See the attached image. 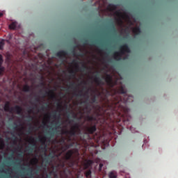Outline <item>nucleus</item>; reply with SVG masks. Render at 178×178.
I'll return each instance as SVG.
<instances>
[{
	"instance_id": "29",
	"label": "nucleus",
	"mask_w": 178,
	"mask_h": 178,
	"mask_svg": "<svg viewBox=\"0 0 178 178\" xmlns=\"http://www.w3.org/2000/svg\"><path fill=\"white\" fill-rule=\"evenodd\" d=\"M85 175H86V177L90 178L91 177V171H90V170H88V171H86Z\"/></svg>"
},
{
	"instance_id": "53",
	"label": "nucleus",
	"mask_w": 178,
	"mask_h": 178,
	"mask_svg": "<svg viewBox=\"0 0 178 178\" xmlns=\"http://www.w3.org/2000/svg\"><path fill=\"white\" fill-rule=\"evenodd\" d=\"M81 83L84 84V86H87V82L86 81H82Z\"/></svg>"
},
{
	"instance_id": "41",
	"label": "nucleus",
	"mask_w": 178,
	"mask_h": 178,
	"mask_svg": "<svg viewBox=\"0 0 178 178\" xmlns=\"http://www.w3.org/2000/svg\"><path fill=\"white\" fill-rule=\"evenodd\" d=\"M56 106H57V108H58V109H62V104H60V103H57L56 104Z\"/></svg>"
},
{
	"instance_id": "19",
	"label": "nucleus",
	"mask_w": 178,
	"mask_h": 178,
	"mask_svg": "<svg viewBox=\"0 0 178 178\" xmlns=\"http://www.w3.org/2000/svg\"><path fill=\"white\" fill-rule=\"evenodd\" d=\"M16 27H17V22H12L9 25L10 30H16Z\"/></svg>"
},
{
	"instance_id": "40",
	"label": "nucleus",
	"mask_w": 178,
	"mask_h": 178,
	"mask_svg": "<svg viewBox=\"0 0 178 178\" xmlns=\"http://www.w3.org/2000/svg\"><path fill=\"white\" fill-rule=\"evenodd\" d=\"M51 116L54 119H56V111L53 112Z\"/></svg>"
},
{
	"instance_id": "38",
	"label": "nucleus",
	"mask_w": 178,
	"mask_h": 178,
	"mask_svg": "<svg viewBox=\"0 0 178 178\" xmlns=\"http://www.w3.org/2000/svg\"><path fill=\"white\" fill-rule=\"evenodd\" d=\"M71 147H73V143H70L69 145H65L66 149H69V148H70Z\"/></svg>"
},
{
	"instance_id": "42",
	"label": "nucleus",
	"mask_w": 178,
	"mask_h": 178,
	"mask_svg": "<svg viewBox=\"0 0 178 178\" xmlns=\"http://www.w3.org/2000/svg\"><path fill=\"white\" fill-rule=\"evenodd\" d=\"M91 45H99L97 42L95 41H91Z\"/></svg>"
},
{
	"instance_id": "26",
	"label": "nucleus",
	"mask_w": 178,
	"mask_h": 178,
	"mask_svg": "<svg viewBox=\"0 0 178 178\" xmlns=\"http://www.w3.org/2000/svg\"><path fill=\"white\" fill-rule=\"evenodd\" d=\"M5 148V142H3V140L0 139V149H3Z\"/></svg>"
},
{
	"instance_id": "46",
	"label": "nucleus",
	"mask_w": 178,
	"mask_h": 178,
	"mask_svg": "<svg viewBox=\"0 0 178 178\" xmlns=\"http://www.w3.org/2000/svg\"><path fill=\"white\" fill-rule=\"evenodd\" d=\"M115 15H116L117 16H120V15H122V13H120V12H119V11H117V12H115Z\"/></svg>"
},
{
	"instance_id": "59",
	"label": "nucleus",
	"mask_w": 178,
	"mask_h": 178,
	"mask_svg": "<svg viewBox=\"0 0 178 178\" xmlns=\"http://www.w3.org/2000/svg\"><path fill=\"white\" fill-rule=\"evenodd\" d=\"M46 162H48V157L45 159Z\"/></svg>"
},
{
	"instance_id": "45",
	"label": "nucleus",
	"mask_w": 178,
	"mask_h": 178,
	"mask_svg": "<svg viewBox=\"0 0 178 178\" xmlns=\"http://www.w3.org/2000/svg\"><path fill=\"white\" fill-rule=\"evenodd\" d=\"M14 130H16V129H17V127H19V126L17 125V124H16V122L14 123Z\"/></svg>"
},
{
	"instance_id": "27",
	"label": "nucleus",
	"mask_w": 178,
	"mask_h": 178,
	"mask_svg": "<svg viewBox=\"0 0 178 178\" xmlns=\"http://www.w3.org/2000/svg\"><path fill=\"white\" fill-rule=\"evenodd\" d=\"M86 120H88V122H92V120H94V117L92 115H86Z\"/></svg>"
},
{
	"instance_id": "9",
	"label": "nucleus",
	"mask_w": 178,
	"mask_h": 178,
	"mask_svg": "<svg viewBox=\"0 0 178 178\" xmlns=\"http://www.w3.org/2000/svg\"><path fill=\"white\" fill-rule=\"evenodd\" d=\"M56 56L60 59H66V56H67V51L61 50L56 53Z\"/></svg>"
},
{
	"instance_id": "31",
	"label": "nucleus",
	"mask_w": 178,
	"mask_h": 178,
	"mask_svg": "<svg viewBox=\"0 0 178 178\" xmlns=\"http://www.w3.org/2000/svg\"><path fill=\"white\" fill-rule=\"evenodd\" d=\"M29 125L30 126L29 129L27 131L28 134H30L33 130H34V127H31V123H29Z\"/></svg>"
},
{
	"instance_id": "30",
	"label": "nucleus",
	"mask_w": 178,
	"mask_h": 178,
	"mask_svg": "<svg viewBox=\"0 0 178 178\" xmlns=\"http://www.w3.org/2000/svg\"><path fill=\"white\" fill-rule=\"evenodd\" d=\"M97 96L94 95L93 97L91 99L90 104H97Z\"/></svg>"
},
{
	"instance_id": "35",
	"label": "nucleus",
	"mask_w": 178,
	"mask_h": 178,
	"mask_svg": "<svg viewBox=\"0 0 178 178\" xmlns=\"http://www.w3.org/2000/svg\"><path fill=\"white\" fill-rule=\"evenodd\" d=\"M27 118H28V122H33V120H34V117L30 115L27 116Z\"/></svg>"
},
{
	"instance_id": "3",
	"label": "nucleus",
	"mask_w": 178,
	"mask_h": 178,
	"mask_svg": "<svg viewBox=\"0 0 178 178\" xmlns=\"http://www.w3.org/2000/svg\"><path fill=\"white\" fill-rule=\"evenodd\" d=\"M125 52H127V54H129L130 52V47H129V45L127 44H124L122 46H120V51L114 53V59H120L122 55H124Z\"/></svg>"
},
{
	"instance_id": "43",
	"label": "nucleus",
	"mask_w": 178,
	"mask_h": 178,
	"mask_svg": "<svg viewBox=\"0 0 178 178\" xmlns=\"http://www.w3.org/2000/svg\"><path fill=\"white\" fill-rule=\"evenodd\" d=\"M76 47H74V49H73V50H72V55H74V56H76V49H75Z\"/></svg>"
},
{
	"instance_id": "60",
	"label": "nucleus",
	"mask_w": 178,
	"mask_h": 178,
	"mask_svg": "<svg viewBox=\"0 0 178 178\" xmlns=\"http://www.w3.org/2000/svg\"><path fill=\"white\" fill-rule=\"evenodd\" d=\"M45 124H46L45 122H43V125L45 126Z\"/></svg>"
},
{
	"instance_id": "12",
	"label": "nucleus",
	"mask_w": 178,
	"mask_h": 178,
	"mask_svg": "<svg viewBox=\"0 0 178 178\" xmlns=\"http://www.w3.org/2000/svg\"><path fill=\"white\" fill-rule=\"evenodd\" d=\"M73 154H74V152L72 149L68 150L64 157L65 161H70L72 156H73Z\"/></svg>"
},
{
	"instance_id": "56",
	"label": "nucleus",
	"mask_w": 178,
	"mask_h": 178,
	"mask_svg": "<svg viewBox=\"0 0 178 178\" xmlns=\"http://www.w3.org/2000/svg\"><path fill=\"white\" fill-rule=\"evenodd\" d=\"M2 16H3V13H0V17H2Z\"/></svg>"
},
{
	"instance_id": "47",
	"label": "nucleus",
	"mask_w": 178,
	"mask_h": 178,
	"mask_svg": "<svg viewBox=\"0 0 178 178\" xmlns=\"http://www.w3.org/2000/svg\"><path fill=\"white\" fill-rule=\"evenodd\" d=\"M35 102H40V98L36 97V98L35 99Z\"/></svg>"
},
{
	"instance_id": "58",
	"label": "nucleus",
	"mask_w": 178,
	"mask_h": 178,
	"mask_svg": "<svg viewBox=\"0 0 178 178\" xmlns=\"http://www.w3.org/2000/svg\"><path fill=\"white\" fill-rule=\"evenodd\" d=\"M58 118L60 119V114H58Z\"/></svg>"
},
{
	"instance_id": "52",
	"label": "nucleus",
	"mask_w": 178,
	"mask_h": 178,
	"mask_svg": "<svg viewBox=\"0 0 178 178\" xmlns=\"http://www.w3.org/2000/svg\"><path fill=\"white\" fill-rule=\"evenodd\" d=\"M102 166H104V164L100 163L99 164V170H101V169H102Z\"/></svg>"
},
{
	"instance_id": "24",
	"label": "nucleus",
	"mask_w": 178,
	"mask_h": 178,
	"mask_svg": "<svg viewBox=\"0 0 178 178\" xmlns=\"http://www.w3.org/2000/svg\"><path fill=\"white\" fill-rule=\"evenodd\" d=\"M108 10H110V12H113V10H115V9H116V6L113 4H109L108 6Z\"/></svg>"
},
{
	"instance_id": "63",
	"label": "nucleus",
	"mask_w": 178,
	"mask_h": 178,
	"mask_svg": "<svg viewBox=\"0 0 178 178\" xmlns=\"http://www.w3.org/2000/svg\"><path fill=\"white\" fill-rule=\"evenodd\" d=\"M79 46L78 45H76V46H75V48H77Z\"/></svg>"
},
{
	"instance_id": "16",
	"label": "nucleus",
	"mask_w": 178,
	"mask_h": 178,
	"mask_svg": "<svg viewBox=\"0 0 178 178\" xmlns=\"http://www.w3.org/2000/svg\"><path fill=\"white\" fill-rule=\"evenodd\" d=\"M111 30L113 34L116 35L118 33V29H116V26L113 22H111Z\"/></svg>"
},
{
	"instance_id": "4",
	"label": "nucleus",
	"mask_w": 178,
	"mask_h": 178,
	"mask_svg": "<svg viewBox=\"0 0 178 178\" xmlns=\"http://www.w3.org/2000/svg\"><path fill=\"white\" fill-rule=\"evenodd\" d=\"M77 129H79V124H74L70 131H63L62 134H69L70 137H74L77 134Z\"/></svg>"
},
{
	"instance_id": "10",
	"label": "nucleus",
	"mask_w": 178,
	"mask_h": 178,
	"mask_svg": "<svg viewBox=\"0 0 178 178\" xmlns=\"http://www.w3.org/2000/svg\"><path fill=\"white\" fill-rule=\"evenodd\" d=\"M12 40V35H9L8 40H1L0 41V51L3 50V47H5V41L7 42V44H10V40Z\"/></svg>"
},
{
	"instance_id": "32",
	"label": "nucleus",
	"mask_w": 178,
	"mask_h": 178,
	"mask_svg": "<svg viewBox=\"0 0 178 178\" xmlns=\"http://www.w3.org/2000/svg\"><path fill=\"white\" fill-rule=\"evenodd\" d=\"M70 77H73L74 79V77H76V72H74V70H71L70 71Z\"/></svg>"
},
{
	"instance_id": "15",
	"label": "nucleus",
	"mask_w": 178,
	"mask_h": 178,
	"mask_svg": "<svg viewBox=\"0 0 178 178\" xmlns=\"http://www.w3.org/2000/svg\"><path fill=\"white\" fill-rule=\"evenodd\" d=\"M36 140L40 143H41L42 145H45V143H47V137L45 136L44 137L39 136L38 138H36Z\"/></svg>"
},
{
	"instance_id": "51",
	"label": "nucleus",
	"mask_w": 178,
	"mask_h": 178,
	"mask_svg": "<svg viewBox=\"0 0 178 178\" xmlns=\"http://www.w3.org/2000/svg\"><path fill=\"white\" fill-rule=\"evenodd\" d=\"M16 140H17V138L14 136V144H16Z\"/></svg>"
},
{
	"instance_id": "23",
	"label": "nucleus",
	"mask_w": 178,
	"mask_h": 178,
	"mask_svg": "<svg viewBox=\"0 0 178 178\" xmlns=\"http://www.w3.org/2000/svg\"><path fill=\"white\" fill-rule=\"evenodd\" d=\"M108 177L109 178H116V177H118V175L115 172H111L108 174Z\"/></svg>"
},
{
	"instance_id": "36",
	"label": "nucleus",
	"mask_w": 178,
	"mask_h": 178,
	"mask_svg": "<svg viewBox=\"0 0 178 178\" xmlns=\"http://www.w3.org/2000/svg\"><path fill=\"white\" fill-rule=\"evenodd\" d=\"M19 152H21V153L18 154V156H19V158H23V156H24V155L23 152H22V149H19Z\"/></svg>"
},
{
	"instance_id": "13",
	"label": "nucleus",
	"mask_w": 178,
	"mask_h": 178,
	"mask_svg": "<svg viewBox=\"0 0 178 178\" xmlns=\"http://www.w3.org/2000/svg\"><path fill=\"white\" fill-rule=\"evenodd\" d=\"M46 95H48V97H50L52 99L55 98V92H54V90H49L48 92H45V95H43L42 98H45Z\"/></svg>"
},
{
	"instance_id": "7",
	"label": "nucleus",
	"mask_w": 178,
	"mask_h": 178,
	"mask_svg": "<svg viewBox=\"0 0 178 178\" xmlns=\"http://www.w3.org/2000/svg\"><path fill=\"white\" fill-rule=\"evenodd\" d=\"M29 141H31L32 145L26 148V151H28V152H33V151H34V148L37 147V143L35 142V139L33 137H31Z\"/></svg>"
},
{
	"instance_id": "20",
	"label": "nucleus",
	"mask_w": 178,
	"mask_h": 178,
	"mask_svg": "<svg viewBox=\"0 0 178 178\" xmlns=\"http://www.w3.org/2000/svg\"><path fill=\"white\" fill-rule=\"evenodd\" d=\"M22 90L24 92H30V91H31V87L29 85H25L24 86Z\"/></svg>"
},
{
	"instance_id": "48",
	"label": "nucleus",
	"mask_w": 178,
	"mask_h": 178,
	"mask_svg": "<svg viewBox=\"0 0 178 178\" xmlns=\"http://www.w3.org/2000/svg\"><path fill=\"white\" fill-rule=\"evenodd\" d=\"M83 44L84 45H88V40H86Z\"/></svg>"
},
{
	"instance_id": "5",
	"label": "nucleus",
	"mask_w": 178,
	"mask_h": 178,
	"mask_svg": "<svg viewBox=\"0 0 178 178\" xmlns=\"http://www.w3.org/2000/svg\"><path fill=\"white\" fill-rule=\"evenodd\" d=\"M60 127V122L58 121L54 126L52 129H51V131L49 132V135L50 137H54L55 134H58V129Z\"/></svg>"
},
{
	"instance_id": "54",
	"label": "nucleus",
	"mask_w": 178,
	"mask_h": 178,
	"mask_svg": "<svg viewBox=\"0 0 178 178\" xmlns=\"http://www.w3.org/2000/svg\"><path fill=\"white\" fill-rule=\"evenodd\" d=\"M42 149H44V152L47 151V147H42Z\"/></svg>"
},
{
	"instance_id": "50",
	"label": "nucleus",
	"mask_w": 178,
	"mask_h": 178,
	"mask_svg": "<svg viewBox=\"0 0 178 178\" xmlns=\"http://www.w3.org/2000/svg\"><path fill=\"white\" fill-rule=\"evenodd\" d=\"M28 113H33V109L29 108V111H28Z\"/></svg>"
},
{
	"instance_id": "34",
	"label": "nucleus",
	"mask_w": 178,
	"mask_h": 178,
	"mask_svg": "<svg viewBox=\"0 0 178 178\" xmlns=\"http://www.w3.org/2000/svg\"><path fill=\"white\" fill-rule=\"evenodd\" d=\"M3 63V56L2 54H0V66H2Z\"/></svg>"
},
{
	"instance_id": "21",
	"label": "nucleus",
	"mask_w": 178,
	"mask_h": 178,
	"mask_svg": "<svg viewBox=\"0 0 178 178\" xmlns=\"http://www.w3.org/2000/svg\"><path fill=\"white\" fill-rule=\"evenodd\" d=\"M28 173L26 174L27 176H30V177H33L34 174H33V168H28L27 169Z\"/></svg>"
},
{
	"instance_id": "25",
	"label": "nucleus",
	"mask_w": 178,
	"mask_h": 178,
	"mask_svg": "<svg viewBox=\"0 0 178 178\" xmlns=\"http://www.w3.org/2000/svg\"><path fill=\"white\" fill-rule=\"evenodd\" d=\"M5 67L0 66V76H3V74L5 73Z\"/></svg>"
},
{
	"instance_id": "49",
	"label": "nucleus",
	"mask_w": 178,
	"mask_h": 178,
	"mask_svg": "<svg viewBox=\"0 0 178 178\" xmlns=\"http://www.w3.org/2000/svg\"><path fill=\"white\" fill-rule=\"evenodd\" d=\"M118 22H119V23H120V24H122V23H123V21H122L121 19H118Z\"/></svg>"
},
{
	"instance_id": "11",
	"label": "nucleus",
	"mask_w": 178,
	"mask_h": 178,
	"mask_svg": "<svg viewBox=\"0 0 178 178\" xmlns=\"http://www.w3.org/2000/svg\"><path fill=\"white\" fill-rule=\"evenodd\" d=\"M95 83H96L97 86H104V84H105L99 77V74L98 73L95 76Z\"/></svg>"
},
{
	"instance_id": "57",
	"label": "nucleus",
	"mask_w": 178,
	"mask_h": 178,
	"mask_svg": "<svg viewBox=\"0 0 178 178\" xmlns=\"http://www.w3.org/2000/svg\"><path fill=\"white\" fill-rule=\"evenodd\" d=\"M33 161V162H38L37 159H34Z\"/></svg>"
},
{
	"instance_id": "39",
	"label": "nucleus",
	"mask_w": 178,
	"mask_h": 178,
	"mask_svg": "<svg viewBox=\"0 0 178 178\" xmlns=\"http://www.w3.org/2000/svg\"><path fill=\"white\" fill-rule=\"evenodd\" d=\"M76 83H74V82L70 83V88H73L74 90H76V88L74 87Z\"/></svg>"
},
{
	"instance_id": "37",
	"label": "nucleus",
	"mask_w": 178,
	"mask_h": 178,
	"mask_svg": "<svg viewBox=\"0 0 178 178\" xmlns=\"http://www.w3.org/2000/svg\"><path fill=\"white\" fill-rule=\"evenodd\" d=\"M16 163L18 166H20V165H22V159H17Z\"/></svg>"
},
{
	"instance_id": "8",
	"label": "nucleus",
	"mask_w": 178,
	"mask_h": 178,
	"mask_svg": "<svg viewBox=\"0 0 178 178\" xmlns=\"http://www.w3.org/2000/svg\"><path fill=\"white\" fill-rule=\"evenodd\" d=\"M88 134H94L97 131V125L88 126L86 128Z\"/></svg>"
},
{
	"instance_id": "64",
	"label": "nucleus",
	"mask_w": 178,
	"mask_h": 178,
	"mask_svg": "<svg viewBox=\"0 0 178 178\" xmlns=\"http://www.w3.org/2000/svg\"><path fill=\"white\" fill-rule=\"evenodd\" d=\"M40 92H42V90H40Z\"/></svg>"
},
{
	"instance_id": "6",
	"label": "nucleus",
	"mask_w": 178,
	"mask_h": 178,
	"mask_svg": "<svg viewBox=\"0 0 178 178\" xmlns=\"http://www.w3.org/2000/svg\"><path fill=\"white\" fill-rule=\"evenodd\" d=\"M72 63L75 65V69L76 72H86V70H88V67L86 66V65H82V67L79 66V63L77 62V60H73Z\"/></svg>"
},
{
	"instance_id": "17",
	"label": "nucleus",
	"mask_w": 178,
	"mask_h": 178,
	"mask_svg": "<svg viewBox=\"0 0 178 178\" xmlns=\"http://www.w3.org/2000/svg\"><path fill=\"white\" fill-rule=\"evenodd\" d=\"M133 33L135 35H140L141 34V29L140 27H135L133 29Z\"/></svg>"
},
{
	"instance_id": "44",
	"label": "nucleus",
	"mask_w": 178,
	"mask_h": 178,
	"mask_svg": "<svg viewBox=\"0 0 178 178\" xmlns=\"http://www.w3.org/2000/svg\"><path fill=\"white\" fill-rule=\"evenodd\" d=\"M40 87H45V82H41L40 83Z\"/></svg>"
},
{
	"instance_id": "2",
	"label": "nucleus",
	"mask_w": 178,
	"mask_h": 178,
	"mask_svg": "<svg viewBox=\"0 0 178 178\" xmlns=\"http://www.w3.org/2000/svg\"><path fill=\"white\" fill-rule=\"evenodd\" d=\"M3 110L5 111V112H9L10 113H13V112H16L17 115H22V112H23V108H22L20 106L10 107V102H7L5 104Z\"/></svg>"
},
{
	"instance_id": "14",
	"label": "nucleus",
	"mask_w": 178,
	"mask_h": 178,
	"mask_svg": "<svg viewBox=\"0 0 178 178\" xmlns=\"http://www.w3.org/2000/svg\"><path fill=\"white\" fill-rule=\"evenodd\" d=\"M83 104H86V106L85 107V109L87 111L88 113H91V111H92V108H91V104L88 103V99L84 101Z\"/></svg>"
},
{
	"instance_id": "33",
	"label": "nucleus",
	"mask_w": 178,
	"mask_h": 178,
	"mask_svg": "<svg viewBox=\"0 0 178 178\" xmlns=\"http://www.w3.org/2000/svg\"><path fill=\"white\" fill-rule=\"evenodd\" d=\"M47 108H49V105H48V104H46V106H42L40 107V110L41 111H45V109H47Z\"/></svg>"
},
{
	"instance_id": "61",
	"label": "nucleus",
	"mask_w": 178,
	"mask_h": 178,
	"mask_svg": "<svg viewBox=\"0 0 178 178\" xmlns=\"http://www.w3.org/2000/svg\"><path fill=\"white\" fill-rule=\"evenodd\" d=\"M47 118L49 119L51 117L49 115H48Z\"/></svg>"
},
{
	"instance_id": "1",
	"label": "nucleus",
	"mask_w": 178,
	"mask_h": 178,
	"mask_svg": "<svg viewBox=\"0 0 178 178\" xmlns=\"http://www.w3.org/2000/svg\"><path fill=\"white\" fill-rule=\"evenodd\" d=\"M105 81L110 88L109 90H106V92L107 95L111 97V102L108 100V108L111 111V115L110 116L111 118H115V115L122 117L124 115L127 116L130 110L124 105L129 104V102H133V97L127 95V91L123 86L120 87L118 90L113 89V87L116 86V82L113 81L110 74L106 75Z\"/></svg>"
},
{
	"instance_id": "28",
	"label": "nucleus",
	"mask_w": 178,
	"mask_h": 178,
	"mask_svg": "<svg viewBox=\"0 0 178 178\" xmlns=\"http://www.w3.org/2000/svg\"><path fill=\"white\" fill-rule=\"evenodd\" d=\"M20 173H21V175H20ZM20 173H19V172H15L16 175H15L13 177V178H19V177H20V176H23V175H24V172H20Z\"/></svg>"
},
{
	"instance_id": "62",
	"label": "nucleus",
	"mask_w": 178,
	"mask_h": 178,
	"mask_svg": "<svg viewBox=\"0 0 178 178\" xmlns=\"http://www.w3.org/2000/svg\"><path fill=\"white\" fill-rule=\"evenodd\" d=\"M18 136H22V134H18Z\"/></svg>"
},
{
	"instance_id": "18",
	"label": "nucleus",
	"mask_w": 178,
	"mask_h": 178,
	"mask_svg": "<svg viewBox=\"0 0 178 178\" xmlns=\"http://www.w3.org/2000/svg\"><path fill=\"white\" fill-rule=\"evenodd\" d=\"M94 161L92 160H87L85 163L86 169H88V168H90V166H91V165H92Z\"/></svg>"
},
{
	"instance_id": "55",
	"label": "nucleus",
	"mask_w": 178,
	"mask_h": 178,
	"mask_svg": "<svg viewBox=\"0 0 178 178\" xmlns=\"http://www.w3.org/2000/svg\"><path fill=\"white\" fill-rule=\"evenodd\" d=\"M23 129H24V127H22V129H19V132H20V133H22V131Z\"/></svg>"
},
{
	"instance_id": "22",
	"label": "nucleus",
	"mask_w": 178,
	"mask_h": 178,
	"mask_svg": "<svg viewBox=\"0 0 178 178\" xmlns=\"http://www.w3.org/2000/svg\"><path fill=\"white\" fill-rule=\"evenodd\" d=\"M74 97H86V94H83V90H80L79 93L74 92Z\"/></svg>"
}]
</instances>
